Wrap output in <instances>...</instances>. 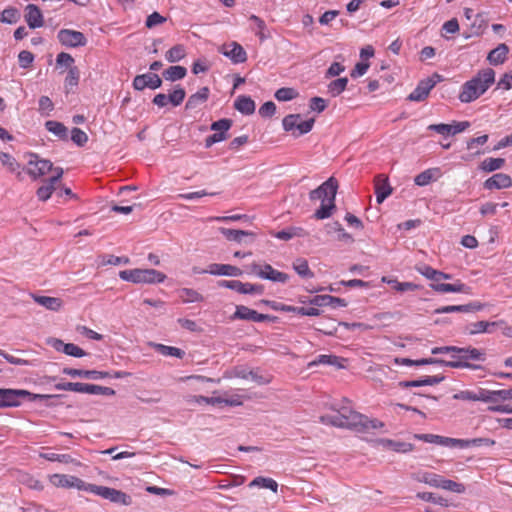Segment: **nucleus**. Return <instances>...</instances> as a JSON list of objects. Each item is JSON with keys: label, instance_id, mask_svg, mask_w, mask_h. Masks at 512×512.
I'll return each mask as SVG.
<instances>
[{"label": "nucleus", "instance_id": "47", "mask_svg": "<svg viewBox=\"0 0 512 512\" xmlns=\"http://www.w3.org/2000/svg\"><path fill=\"white\" fill-rule=\"evenodd\" d=\"M459 441L461 443H458V447H461V448L470 447V446L478 447V446H482V445L493 446L496 443L495 440L490 439V438H474V439H470V440L459 439Z\"/></svg>", "mask_w": 512, "mask_h": 512}, {"label": "nucleus", "instance_id": "18", "mask_svg": "<svg viewBox=\"0 0 512 512\" xmlns=\"http://www.w3.org/2000/svg\"><path fill=\"white\" fill-rule=\"evenodd\" d=\"M211 275L237 277L243 274L242 270L230 264L212 263L204 271Z\"/></svg>", "mask_w": 512, "mask_h": 512}, {"label": "nucleus", "instance_id": "6", "mask_svg": "<svg viewBox=\"0 0 512 512\" xmlns=\"http://www.w3.org/2000/svg\"><path fill=\"white\" fill-rule=\"evenodd\" d=\"M87 492L95 494L115 504L124 506H129L132 504V498L130 495L114 488L89 483Z\"/></svg>", "mask_w": 512, "mask_h": 512}, {"label": "nucleus", "instance_id": "59", "mask_svg": "<svg viewBox=\"0 0 512 512\" xmlns=\"http://www.w3.org/2000/svg\"><path fill=\"white\" fill-rule=\"evenodd\" d=\"M323 424L332 425L339 428H345L343 421H341L339 414L336 412L332 415H324L320 417Z\"/></svg>", "mask_w": 512, "mask_h": 512}, {"label": "nucleus", "instance_id": "1", "mask_svg": "<svg viewBox=\"0 0 512 512\" xmlns=\"http://www.w3.org/2000/svg\"><path fill=\"white\" fill-rule=\"evenodd\" d=\"M495 82V71L491 68L479 70L470 80L462 84L458 99L471 103L481 97Z\"/></svg>", "mask_w": 512, "mask_h": 512}, {"label": "nucleus", "instance_id": "8", "mask_svg": "<svg viewBox=\"0 0 512 512\" xmlns=\"http://www.w3.org/2000/svg\"><path fill=\"white\" fill-rule=\"evenodd\" d=\"M338 190V181L334 177L328 178L318 188L312 190L309 197L312 201L321 200L323 203L335 201Z\"/></svg>", "mask_w": 512, "mask_h": 512}, {"label": "nucleus", "instance_id": "12", "mask_svg": "<svg viewBox=\"0 0 512 512\" xmlns=\"http://www.w3.org/2000/svg\"><path fill=\"white\" fill-rule=\"evenodd\" d=\"M63 169L61 167H56L54 170V174L41 185L37 191L36 195L40 201H47L53 194V192L57 188L58 182L61 180L63 176Z\"/></svg>", "mask_w": 512, "mask_h": 512}, {"label": "nucleus", "instance_id": "50", "mask_svg": "<svg viewBox=\"0 0 512 512\" xmlns=\"http://www.w3.org/2000/svg\"><path fill=\"white\" fill-rule=\"evenodd\" d=\"M498 390H486L479 389L476 391L475 401H482L486 403H494L498 400V395L496 394Z\"/></svg>", "mask_w": 512, "mask_h": 512}, {"label": "nucleus", "instance_id": "32", "mask_svg": "<svg viewBox=\"0 0 512 512\" xmlns=\"http://www.w3.org/2000/svg\"><path fill=\"white\" fill-rule=\"evenodd\" d=\"M509 52L508 46L504 43L499 44L496 48L491 50L487 56V60L492 65H499L505 62Z\"/></svg>", "mask_w": 512, "mask_h": 512}, {"label": "nucleus", "instance_id": "15", "mask_svg": "<svg viewBox=\"0 0 512 512\" xmlns=\"http://www.w3.org/2000/svg\"><path fill=\"white\" fill-rule=\"evenodd\" d=\"M219 52L228 57L235 64L243 63L247 60V54L244 48L237 42L222 45L219 48Z\"/></svg>", "mask_w": 512, "mask_h": 512}, {"label": "nucleus", "instance_id": "56", "mask_svg": "<svg viewBox=\"0 0 512 512\" xmlns=\"http://www.w3.org/2000/svg\"><path fill=\"white\" fill-rule=\"evenodd\" d=\"M496 322L478 321L472 324L471 334L490 332V327L496 326Z\"/></svg>", "mask_w": 512, "mask_h": 512}, {"label": "nucleus", "instance_id": "20", "mask_svg": "<svg viewBox=\"0 0 512 512\" xmlns=\"http://www.w3.org/2000/svg\"><path fill=\"white\" fill-rule=\"evenodd\" d=\"M63 374L71 377H80L85 379L99 380L110 377L109 372L97 371V370H83L65 367L62 370Z\"/></svg>", "mask_w": 512, "mask_h": 512}, {"label": "nucleus", "instance_id": "40", "mask_svg": "<svg viewBox=\"0 0 512 512\" xmlns=\"http://www.w3.org/2000/svg\"><path fill=\"white\" fill-rule=\"evenodd\" d=\"M382 282L392 285L393 289L398 292L414 291L418 288V286L412 282H399L396 279H391L385 276L382 277Z\"/></svg>", "mask_w": 512, "mask_h": 512}, {"label": "nucleus", "instance_id": "42", "mask_svg": "<svg viewBox=\"0 0 512 512\" xmlns=\"http://www.w3.org/2000/svg\"><path fill=\"white\" fill-rule=\"evenodd\" d=\"M348 79L346 77L338 78L328 84V92L332 97L339 96L347 87Z\"/></svg>", "mask_w": 512, "mask_h": 512}, {"label": "nucleus", "instance_id": "30", "mask_svg": "<svg viewBox=\"0 0 512 512\" xmlns=\"http://www.w3.org/2000/svg\"><path fill=\"white\" fill-rule=\"evenodd\" d=\"M32 298L37 304L51 311H59L63 306V301L57 297L39 296L33 294Z\"/></svg>", "mask_w": 512, "mask_h": 512}, {"label": "nucleus", "instance_id": "48", "mask_svg": "<svg viewBox=\"0 0 512 512\" xmlns=\"http://www.w3.org/2000/svg\"><path fill=\"white\" fill-rule=\"evenodd\" d=\"M293 268L296 273L304 278H312L313 272L309 268L308 262L305 259L299 258L293 263Z\"/></svg>", "mask_w": 512, "mask_h": 512}, {"label": "nucleus", "instance_id": "23", "mask_svg": "<svg viewBox=\"0 0 512 512\" xmlns=\"http://www.w3.org/2000/svg\"><path fill=\"white\" fill-rule=\"evenodd\" d=\"M512 186V178L508 174L496 173L484 182L486 189H505Z\"/></svg>", "mask_w": 512, "mask_h": 512}, {"label": "nucleus", "instance_id": "10", "mask_svg": "<svg viewBox=\"0 0 512 512\" xmlns=\"http://www.w3.org/2000/svg\"><path fill=\"white\" fill-rule=\"evenodd\" d=\"M50 483L59 488H75L80 491H86L88 490L89 483H86L82 479L73 476V475H67V474H53L49 476Z\"/></svg>", "mask_w": 512, "mask_h": 512}, {"label": "nucleus", "instance_id": "17", "mask_svg": "<svg viewBox=\"0 0 512 512\" xmlns=\"http://www.w3.org/2000/svg\"><path fill=\"white\" fill-rule=\"evenodd\" d=\"M337 413L339 414L341 421H343L345 428L357 430L359 424H361L360 420L362 419V414L354 411L348 406L341 407L337 410Z\"/></svg>", "mask_w": 512, "mask_h": 512}, {"label": "nucleus", "instance_id": "58", "mask_svg": "<svg viewBox=\"0 0 512 512\" xmlns=\"http://www.w3.org/2000/svg\"><path fill=\"white\" fill-rule=\"evenodd\" d=\"M54 109V104L48 96H41L39 99V112L48 116Z\"/></svg>", "mask_w": 512, "mask_h": 512}, {"label": "nucleus", "instance_id": "49", "mask_svg": "<svg viewBox=\"0 0 512 512\" xmlns=\"http://www.w3.org/2000/svg\"><path fill=\"white\" fill-rule=\"evenodd\" d=\"M335 208V201H330V203L321 202V206L319 209L315 211L314 217L319 220L329 218L332 215Z\"/></svg>", "mask_w": 512, "mask_h": 512}, {"label": "nucleus", "instance_id": "51", "mask_svg": "<svg viewBox=\"0 0 512 512\" xmlns=\"http://www.w3.org/2000/svg\"><path fill=\"white\" fill-rule=\"evenodd\" d=\"M439 488L459 494L465 491V486L462 483H458L450 479H445L443 477H441Z\"/></svg>", "mask_w": 512, "mask_h": 512}, {"label": "nucleus", "instance_id": "34", "mask_svg": "<svg viewBox=\"0 0 512 512\" xmlns=\"http://www.w3.org/2000/svg\"><path fill=\"white\" fill-rule=\"evenodd\" d=\"M45 128L61 140H68V129L61 122L49 120L45 123Z\"/></svg>", "mask_w": 512, "mask_h": 512}, {"label": "nucleus", "instance_id": "22", "mask_svg": "<svg viewBox=\"0 0 512 512\" xmlns=\"http://www.w3.org/2000/svg\"><path fill=\"white\" fill-rule=\"evenodd\" d=\"M268 315L260 314L244 305L236 306V311L233 314V319L249 320L253 322H263L268 319Z\"/></svg>", "mask_w": 512, "mask_h": 512}, {"label": "nucleus", "instance_id": "7", "mask_svg": "<svg viewBox=\"0 0 512 512\" xmlns=\"http://www.w3.org/2000/svg\"><path fill=\"white\" fill-rule=\"evenodd\" d=\"M282 125L286 132H290L294 137H299L312 130L314 119L302 120L300 114H290L284 117Z\"/></svg>", "mask_w": 512, "mask_h": 512}, {"label": "nucleus", "instance_id": "28", "mask_svg": "<svg viewBox=\"0 0 512 512\" xmlns=\"http://www.w3.org/2000/svg\"><path fill=\"white\" fill-rule=\"evenodd\" d=\"M443 380L444 376L442 375L424 376L423 378L418 380L400 382L399 385L404 388L433 386L441 383Z\"/></svg>", "mask_w": 512, "mask_h": 512}, {"label": "nucleus", "instance_id": "46", "mask_svg": "<svg viewBox=\"0 0 512 512\" xmlns=\"http://www.w3.org/2000/svg\"><path fill=\"white\" fill-rule=\"evenodd\" d=\"M219 230L226 237L227 240L236 242H241L244 236L253 235V233L251 232L236 229H228L223 227L220 228Z\"/></svg>", "mask_w": 512, "mask_h": 512}, {"label": "nucleus", "instance_id": "5", "mask_svg": "<svg viewBox=\"0 0 512 512\" xmlns=\"http://www.w3.org/2000/svg\"><path fill=\"white\" fill-rule=\"evenodd\" d=\"M51 397V395L32 394L23 389H0V408L19 406L23 399L35 401L37 399H48Z\"/></svg>", "mask_w": 512, "mask_h": 512}, {"label": "nucleus", "instance_id": "27", "mask_svg": "<svg viewBox=\"0 0 512 512\" xmlns=\"http://www.w3.org/2000/svg\"><path fill=\"white\" fill-rule=\"evenodd\" d=\"M210 95V89L208 87H202L200 88L196 93L192 94L187 102H186V109L187 110H194L198 108L200 105L204 104Z\"/></svg>", "mask_w": 512, "mask_h": 512}, {"label": "nucleus", "instance_id": "36", "mask_svg": "<svg viewBox=\"0 0 512 512\" xmlns=\"http://www.w3.org/2000/svg\"><path fill=\"white\" fill-rule=\"evenodd\" d=\"M381 175L377 176V183L375 186V194L377 203H382L391 193L392 189L387 182V179L383 180L382 183H379Z\"/></svg>", "mask_w": 512, "mask_h": 512}, {"label": "nucleus", "instance_id": "24", "mask_svg": "<svg viewBox=\"0 0 512 512\" xmlns=\"http://www.w3.org/2000/svg\"><path fill=\"white\" fill-rule=\"evenodd\" d=\"M76 392L77 393L93 394V395H105V396L115 395V390L110 387H104V386H100V385L80 383V382H77Z\"/></svg>", "mask_w": 512, "mask_h": 512}, {"label": "nucleus", "instance_id": "14", "mask_svg": "<svg viewBox=\"0 0 512 512\" xmlns=\"http://www.w3.org/2000/svg\"><path fill=\"white\" fill-rule=\"evenodd\" d=\"M375 445L383 450H390L396 453H409L414 450V445L412 443L388 438L376 439Z\"/></svg>", "mask_w": 512, "mask_h": 512}, {"label": "nucleus", "instance_id": "21", "mask_svg": "<svg viewBox=\"0 0 512 512\" xmlns=\"http://www.w3.org/2000/svg\"><path fill=\"white\" fill-rule=\"evenodd\" d=\"M0 162L9 173L16 176L19 181L23 180V167L11 154L0 152Z\"/></svg>", "mask_w": 512, "mask_h": 512}, {"label": "nucleus", "instance_id": "55", "mask_svg": "<svg viewBox=\"0 0 512 512\" xmlns=\"http://www.w3.org/2000/svg\"><path fill=\"white\" fill-rule=\"evenodd\" d=\"M80 72L77 67H70L68 74L65 78V88L71 89L76 87L79 83Z\"/></svg>", "mask_w": 512, "mask_h": 512}, {"label": "nucleus", "instance_id": "33", "mask_svg": "<svg viewBox=\"0 0 512 512\" xmlns=\"http://www.w3.org/2000/svg\"><path fill=\"white\" fill-rule=\"evenodd\" d=\"M234 107L245 115L253 114L256 108L255 102L250 97L244 95L237 97Z\"/></svg>", "mask_w": 512, "mask_h": 512}, {"label": "nucleus", "instance_id": "13", "mask_svg": "<svg viewBox=\"0 0 512 512\" xmlns=\"http://www.w3.org/2000/svg\"><path fill=\"white\" fill-rule=\"evenodd\" d=\"M57 38L66 47H80L85 46L87 43V39L82 32L71 29H61L57 34Z\"/></svg>", "mask_w": 512, "mask_h": 512}, {"label": "nucleus", "instance_id": "39", "mask_svg": "<svg viewBox=\"0 0 512 512\" xmlns=\"http://www.w3.org/2000/svg\"><path fill=\"white\" fill-rule=\"evenodd\" d=\"M187 74V70L183 66H170L168 69H166L163 73V76L166 80L169 81H176L183 79Z\"/></svg>", "mask_w": 512, "mask_h": 512}, {"label": "nucleus", "instance_id": "52", "mask_svg": "<svg viewBox=\"0 0 512 512\" xmlns=\"http://www.w3.org/2000/svg\"><path fill=\"white\" fill-rule=\"evenodd\" d=\"M361 424L357 428L358 431H365L369 429H379L384 427V423L378 419H369L367 416L362 415L360 420Z\"/></svg>", "mask_w": 512, "mask_h": 512}, {"label": "nucleus", "instance_id": "4", "mask_svg": "<svg viewBox=\"0 0 512 512\" xmlns=\"http://www.w3.org/2000/svg\"><path fill=\"white\" fill-rule=\"evenodd\" d=\"M122 280L133 283H161L166 279V275L155 269H130L119 273Z\"/></svg>", "mask_w": 512, "mask_h": 512}, {"label": "nucleus", "instance_id": "61", "mask_svg": "<svg viewBox=\"0 0 512 512\" xmlns=\"http://www.w3.org/2000/svg\"><path fill=\"white\" fill-rule=\"evenodd\" d=\"M19 17V13L15 8L4 9L1 13V21L9 24L16 23Z\"/></svg>", "mask_w": 512, "mask_h": 512}, {"label": "nucleus", "instance_id": "9", "mask_svg": "<svg viewBox=\"0 0 512 512\" xmlns=\"http://www.w3.org/2000/svg\"><path fill=\"white\" fill-rule=\"evenodd\" d=\"M251 271L261 279L270 280L272 282L286 283L289 275L274 269L270 264L252 263Z\"/></svg>", "mask_w": 512, "mask_h": 512}, {"label": "nucleus", "instance_id": "57", "mask_svg": "<svg viewBox=\"0 0 512 512\" xmlns=\"http://www.w3.org/2000/svg\"><path fill=\"white\" fill-rule=\"evenodd\" d=\"M71 140L77 145V146H84L88 141V135L79 128H73L71 130Z\"/></svg>", "mask_w": 512, "mask_h": 512}, {"label": "nucleus", "instance_id": "31", "mask_svg": "<svg viewBox=\"0 0 512 512\" xmlns=\"http://www.w3.org/2000/svg\"><path fill=\"white\" fill-rule=\"evenodd\" d=\"M53 346L56 350L62 351L69 356L80 358L86 355L82 348L73 343H64L61 340H56Z\"/></svg>", "mask_w": 512, "mask_h": 512}, {"label": "nucleus", "instance_id": "19", "mask_svg": "<svg viewBox=\"0 0 512 512\" xmlns=\"http://www.w3.org/2000/svg\"><path fill=\"white\" fill-rule=\"evenodd\" d=\"M415 439L441 446L458 447L459 439L444 437L436 434H414Z\"/></svg>", "mask_w": 512, "mask_h": 512}, {"label": "nucleus", "instance_id": "29", "mask_svg": "<svg viewBox=\"0 0 512 512\" xmlns=\"http://www.w3.org/2000/svg\"><path fill=\"white\" fill-rule=\"evenodd\" d=\"M440 168H429L419 173L415 178L414 182L418 186H426L432 181H436L441 177Z\"/></svg>", "mask_w": 512, "mask_h": 512}, {"label": "nucleus", "instance_id": "35", "mask_svg": "<svg viewBox=\"0 0 512 512\" xmlns=\"http://www.w3.org/2000/svg\"><path fill=\"white\" fill-rule=\"evenodd\" d=\"M152 346L157 352L166 357H176L181 359L185 355V352L177 347L157 343L152 344Z\"/></svg>", "mask_w": 512, "mask_h": 512}, {"label": "nucleus", "instance_id": "62", "mask_svg": "<svg viewBox=\"0 0 512 512\" xmlns=\"http://www.w3.org/2000/svg\"><path fill=\"white\" fill-rule=\"evenodd\" d=\"M166 22V18L160 15L158 12H153L150 14L145 22L147 28L151 29L157 25H161Z\"/></svg>", "mask_w": 512, "mask_h": 512}, {"label": "nucleus", "instance_id": "16", "mask_svg": "<svg viewBox=\"0 0 512 512\" xmlns=\"http://www.w3.org/2000/svg\"><path fill=\"white\" fill-rule=\"evenodd\" d=\"M161 84V78L154 73L137 75L133 80V87L136 90H143L145 88L157 89L161 86Z\"/></svg>", "mask_w": 512, "mask_h": 512}, {"label": "nucleus", "instance_id": "64", "mask_svg": "<svg viewBox=\"0 0 512 512\" xmlns=\"http://www.w3.org/2000/svg\"><path fill=\"white\" fill-rule=\"evenodd\" d=\"M186 92L183 88L178 87L171 92V104L173 106H179L185 99Z\"/></svg>", "mask_w": 512, "mask_h": 512}, {"label": "nucleus", "instance_id": "38", "mask_svg": "<svg viewBox=\"0 0 512 512\" xmlns=\"http://www.w3.org/2000/svg\"><path fill=\"white\" fill-rule=\"evenodd\" d=\"M179 297L184 303H193L203 301V296L196 290L191 288H182L179 290Z\"/></svg>", "mask_w": 512, "mask_h": 512}, {"label": "nucleus", "instance_id": "26", "mask_svg": "<svg viewBox=\"0 0 512 512\" xmlns=\"http://www.w3.org/2000/svg\"><path fill=\"white\" fill-rule=\"evenodd\" d=\"M310 303L312 305L322 307V306H331V307H345L347 303L344 299L339 297H334L331 295H317L313 299H311Z\"/></svg>", "mask_w": 512, "mask_h": 512}, {"label": "nucleus", "instance_id": "11", "mask_svg": "<svg viewBox=\"0 0 512 512\" xmlns=\"http://www.w3.org/2000/svg\"><path fill=\"white\" fill-rule=\"evenodd\" d=\"M439 79L440 76L435 74L432 77H428L419 81L416 88L409 94L408 100L414 102L424 101L428 97L430 91L435 87Z\"/></svg>", "mask_w": 512, "mask_h": 512}, {"label": "nucleus", "instance_id": "41", "mask_svg": "<svg viewBox=\"0 0 512 512\" xmlns=\"http://www.w3.org/2000/svg\"><path fill=\"white\" fill-rule=\"evenodd\" d=\"M505 165L504 158H486L480 164V169L485 172H493L501 169Z\"/></svg>", "mask_w": 512, "mask_h": 512}, {"label": "nucleus", "instance_id": "25", "mask_svg": "<svg viewBox=\"0 0 512 512\" xmlns=\"http://www.w3.org/2000/svg\"><path fill=\"white\" fill-rule=\"evenodd\" d=\"M25 20L28 26L32 29L42 27L44 24L42 13L34 4H29L26 7Z\"/></svg>", "mask_w": 512, "mask_h": 512}, {"label": "nucleus", "instance_id": "63", "mask_svg": "<svg viewBox=\"0 0 512 512\" xmlns=\"http://www.w3.org/2000/svg\"><path fill=\"white\" fill-rule=\"evenodd\" d=\"M18 60L22 68H28L34 60V55L30 51L23 50L19 53Z\"/></svg>", "mask_w": 512, "mask_h": 512}, {"label": "nucleus", "instance_id": "44", "mask_svg": "<svg viewBox=\"0 0 512 512\" xmlns=\"http://www.w3.org/2000/svg\"><path fill=\"white\" fill-rule=\"evenodd\" d=\"M186 56V51L183 45H175L170 48L166 54V60L170 63H175L180 61Z\"/></svg>", "mask_w": 512, "mask_h": 512}, {"label": "nucleus", "instance_id": "43", "mask_svg": "<svg viewBox=\"0 0 512 512\" xmlns=\"http://www.w3.org/2000/svg\"><path fill=\"white\" fill-rule=\"evenodd\" d=\"M188 404H208V405H221L222 400L221 397H205V396H196L191 395L186 399Z\"/></svg>", "mask_w": 512, "mask_h": 512}, {"label": "nucleus", "instance_id": "3", "mask_svg": "<svg viewBox=\"0 0 512 512\" xmlns=\"http://www.w3.org/2000/svg\"><path fill=\"white\" fill-rule=\"evenodd\" d=\"M26 157L27 162L23 167V173L25 172L32 181H36L50 172H52V175L54 174L56 167L53 166L50 160L41 158L36 153H28Z\"/></svg>", "mask_w": 512, "mask_h": 512}, {"label": "nucleus", "instance_id": "37", "mask_svg": "<svg viewBox=\"0 0 512 512\" xmlns=\"http://www.w3.org/2000/svg\"><path fill=\"white\" fill-rule=\"evenodd\" d=\"M41 457L48 460V461H52V462H61V463H65V464H73L75 466H80L81 463L72 458L70 455L68 454H57V453H43L41 454Z\"/></svg>", "mask_w": 512, "mask_h": 512}, {"label": "nucleus", "instance_id": "2", "mask_svg": "<svg viewBox=\"0 0 512 512\" xmlns=\"http://www.w3.org/2000/svg\"><path fill=\"white\" fill-rule=\"evenodd\" d=\"M416 270L421 275H423L424 277H426L427 279L432 281V283L430 284V287L435 292H439V293H465V292H467V286L459 280L453 284L437 283L438 270L432 268L429 265L419 266L416 268Z\"/></svg>", "mask_w": 512, "mask_h": 512}, {"label": "nucleus", "instance_id": "45", "mask_svg": "<svg viewBox=\"0 0 512 512\" xmlns=\"http://www.w3.org/2000/svg\"><path fill=\"white\" fill-rule=\"evenodd\" d=\"M250 487L257 486L260 488H266L270 489L273 492H277L278 490V484L277 482L272 478H266V477H256L250 484Z\"/></svg>", "mask_w": 512, "mask_h": 512}, {"label": "nucleus", "instance_id": "60", "mask_svg": "<svg viewBox=\"0 0 512 512\" xmlns=\"http://www.w3.org/2000/svg\"><path fill=\"white\" fill-rule=\"evenodd\" d=\"M264 292V286L261 284L243 283L240 294H258L261 295Z\"/></svg>", "mask_w": 512, "mask_h": 512}, {"label": "nucleus", "instance_id": "53", "mask_svg": "<svg viewBox=\"0 0 512 512\" xmlns=\"http://www.w3.org/2000/svg\"><path fill=\"white\" fill-rule=\"evenodd\" d=\"M297 90L291 87H283L275 92V98L278 101H290L298 96Z\"/></svg>", "mask_w": 512, "mask_h": 512}, {"label": "nucleus", "instance_id": "54", "mask_svg": "<svg viewBox=\"0 0 512 512\" xmlns=\"http://www.w3.org/2000/svg\"><path fill=\"white\" fill-rule=\"evenodd\" d=\"M458 354L463 362L468 359L480 360L482 358V353L476 348H459Z\"/></svg>", "mask_w": 512, "mask_h": 512}]
</instances>
